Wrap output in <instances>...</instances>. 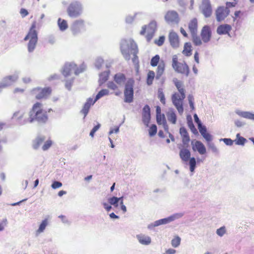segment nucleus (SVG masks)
Masks as SVG:
<instances>
[{
    "label": "nucleus",
    "mask_w": 254,
    "mask_h": 254,
    "mask_svg": "<svg viewBox=\"0 0 254 254\" xmlns=\"http://www.w3.org/2000/svg\"><path fill=\"white\" fill-rule=\"evenodd\" d=\"M136 238L138 242L142 245H148L151 243V240L150 237L143 234L136 235Z\"/></svg>",
    "instance_id": "28"
},
{
    "label": "nucleus",
    "mask_w": 254,
    "mask_h": 254,
    "mask_svg": "<svg viewBox=\"0 0 254 254\" xmlns=\"http://www.w3.org/2000/svg\"><path fill=\"white\" fill-rule=\"evenodd\" d=\"M190 141L189 135L182 137V142L185 147H188Z\"/></svg>",
    "instance_id": "60"
},
{
    "label": "nucleus",
    "mask_w": 254,
    "mask_h": 254,
    "mask_svg": "<svg viewBox=\"0 0 254 254\" xmlns=\"http://www.w3.org/2000/svg\"><path fill=\"white\" fill-rule=\"evenodd\" d=\"M165 38L164 36H161L159 37L158 40L155 41V43L158 46H161L164 43Z\"/></svg>",
    "instance_id": "59"
},
{
    "label": "nucleus",
    "mask_w": 254,
    "mask_h": 254,
    "mask_svg": "<svg viewBox=\"0 0 254 254\" xmlns=\"http://www.w3.org/2000/svg\"><path fill=\"white\" fill-rule=\"evenodd\" d=\"M235 113L240 117L254 121V114L252 112L236 110Z\"/></svg>",
    "instance_id": "25"
},
{
    "label": "nucleus",
    "mask_w": 254,
    "mask_h": 254,
    "mask_svg": "<svg viewBox=\"0 0 254 254\" xmlns=\"http://www.w3.org/2000/svg\"><path fill=\"white\" fill-rule=\"evenodd\" d=\"M47 120V113L42 109V104L38 102L35 103L29 113L28 122L32 123L36 121L38 123H45Z\"/></svg>",
    "instance_id": "2"
},
{
    "label": "nucleus",
    "mask_w": 254,
    "mask_h": 254,
    "mask_svg": "<svg viewBox=\"0 0 254 254\" xmlns=\"http://www.w3.org/2000/svg\"><path fill=\"white\" fill-rule=\"evenodd\" d=\"M185 98V94H179L178 92L174 93L171 97L172 103L180 115L184 112L183 101Z\"/></svg>",
    "instance_id": "9"
},
{
    "label": "nucleus",
    "mask_w": 254,
    "mask_h": 254,
    "mask_svg": "<svg viewBox=\"0 0 254 254\" xmlns=\"http://www.w3.org/2000/svg\"><path fill=\"white\" fill-rule=\"evenodd\" d=\"M179 155L183 161L187 162L190 158V152L187 147L183 148L180 149Z\"/></svg>",
    "instance_id": "24"
},
{
    "label": "nucleus",
    "mask_w": 254,
    "mask_h": 254,
    "mask_svg": "<svg viewBox=\"0 0 254 254\" xmlns=\"http://www.w3.org/2000/svg\"><path fill=\"white\" fill-rule=\"evenodd\" d=\"M219 140L220 141H223L226 145L228 146L232 145L234 142V140L228 138H221Z\"/></svg>",
    "instance_id": "54"
},
{
    "label": "nucleus",
    "mask_w": 254,
    "mask_h": 254,
    "mask_svg": "<svg viewBox=\"0 0 254 254\" xmlns=\"http://www.w3.org/2000/svg\"><path fill=\"white\" fill-rule=\"evenodd\" d=\"M184 215V212L175 213L167 218L161 219L154 221L153 223L149 224L147 226V228L149 229H152L154 227L159 226L161 225L168 224L176 219H180Z\"/></svg>",
    "instance_id": "7"
},
{
    "label": "nucleus",
    "mask_w": 254,
    "mask_h": 254,
    "mask_svg": "<svg viewBox=\"0 0 254 254\" xmlns=\"http://www.w3.org/2000/svg\"><path fill=\"white\" fill-rule=\"evenodd\" d=\"M165 69V64L162 62L159 64L157 67V74L156 75V79H159L163 74Z\"/></svg>",
    "instance_id": "35"
},
{
    "label": "nucleus",
    "mask_w": 254,
    "mask_h": 254,
    "mask_svg": "<svg viewBox=\"0 0 254 254\" xmlns=\"http://www.w3.org/2000/svg\"><path fill=\"white\" fill-rule=\"evenodd\" d=\"M45 137L44 136H38L33 142V148L37 149L45 140Z\"/></svg>",
    "instance_id": "30"
},
{
    "label": "nucleus",
    "mask_w": 254,
    "mask_h": 254,
    "mask_svg": "<svg viewBox=\"0 0 254 254\" xmlns=\"http://www.w3.org/2000/svg\"><path fill=\"white\" fill-rule=\"evenodd\" d=\"M234 141L235 142V143L237 145H244L247 140L244 137L241 136L239 133H237L236 135V139Z\"/></svg>",
    "instance_id": "39"
},
{
    "label": "nucleus",
    "mask_w": 254,
    "mask_h": 254,
    "mask_svg": "<svg viewBox=\"0 0 254 254\" xmlns=\"http://www.w3.org/2000/svg\"><path fill=\"white\" fill-rule=\"evenodd\" d=\"M156 121L159 125H162L164 129V130L167 132H169V127L167 124V121L166 120L165 116L164 114L162 115H158L156 116Z\"/></svg>",
    "instance_id": "27"
},
{
    "label": "nucleus",
    "mask_w": 254,
    "mask_h": 254,
    "mask_svg": "<svg viewBox=\"0 0 254 254\" xmlns=\"http://www.w3.org/2000/svg\"><path fill=\"white\" fill-rule=\"evenodd\" d=\"M62 186V183L59 181H54L52 184V188L56 189Z\"/></svg>",
    "instance_id": "63"
},
{
    "label": "nucleus",
    "mask_w": 254,
    "mask_h": 254,
    "mask_svg": "<svg viewBox=\"0 0 254 254\" xmlns=\"http://www.w3.org/2000/svg\"><path fill=\"white\" fill-rule=\"evenodd\" d=\"M232 27L230 25L224 24L219 25L217 28V33L219 35H224L229 34L231 30Z\"/></svg>",
    "instance_id": "23"
},
{
    "label": "nucleus",
    "mask_w": 254,
    "mask_h": 254,
    "mask_svg": "<svg viewBox=\"0 0 254 254\" xmlns=\"http://www.w3.org/2000/svg\"><path fill=\"white\" fill-rule=\"evenodd\" d=\"M230 10L224 6H219L216 10V18L217 21L223 20L229 14Z\"/></svg>",
    "instance_id": "14"
},
{
    "label": "nucleus",
    "mask_w": 254,
    "mask_h": 254,
    "mask_svg": "<svg viewBox=\"0 0 254 254\" xmlns=\"http://www.w3.org/2000/svg\"><path fill=\"white\" fill-rule=\"evenodd\" d=\"M34 91L38 92V93L36 95V98L38 99L46 97L50 94L51 91L50 88H45L43 89L38 88L34 89Z\"/></svg>",
    "instance_id": "21"
},
{
    "label": "nucleus",
    "mask_w": 254,
    "mask_h": 254,
    "mask_svg": "<svg viewBox=\"0 0 254 254\" xmlns=\"http://www.w3.org/2000/svg\"><path fill=\"white\" fill-rule=\"evenodd\" d=\"M155 77V73L153 71H149L147 74V84L150 85L152 84L153 80Z\"/></svg>",
    "instance_id": "46"
},
{
    "label": "nucleus",
    "mask_w": 254,
    "mask_h": 254,
    "mask_svg": "<svg viewBox=\"0 0 254 254\" xmlns=\"http://www.w3.org/2000/svg\"><path fill=\"white\" fill-rule=\"evenodd\" d=\"M188 125L189 128H190V130L193 133L195 134L197 133V131L196 128L195 127L191 118L190 119V120H188Z\"/></svg>",
    "instance_id": "50"
},
{
    "label": "nucleus",
    "mask_w": 254,
    "mask_h": 254,
    "mask_svg": "<svg viewBox=\"0 0 254 254\" xmlns=\"http://www.w3.org/2000/svg\"><path fill=\"white\" fill-rule=\"evenodd\" d=\"M157 126L155 125H152L149 128V133L150 136L155 135L157 132Z\"/></svg>",
    "instance_id": "53"
},
{
    "label": "nucleus",
    "mask_w": 254,
    "mask_h": 254,
    "mask_svg": "<svg viewBox=\"0 0 254 254\" xmlns=\"http://www.w3.org/2000/svg\"><path fill=\"white\" fill-rule=\"evenodd\" d=\"M160 57L159 55H156L153 57L151 60L150 64L152 66H156L159 63Z\"/></svg>",
    "instance_id": "51"
},
{
    "label": "nucleus",
    "mask_w": 254,
    "mask_h": 254,
    "mask_svg": "<svg viewBox=\"0 0 254 254\" xmlns=\"http://www.w3.org/2000/svg\"><path fill=\"white\" fill-rule=\"evenodd\" d=\"M180 133L182 137L189 135L187 129L184 127H181L180 128Z\"/></svg>",
    "instance_id": "62"
},
{
    "label": "nucleus",
    "mask_w": 254,
    "mask_h": 254,
    "mask_svg": "<svg viewBox=\"0 0 254 254\" xmlns=\"http://www.w3.org/2000/svg\"><path fill=\"white\" fill-rule=\"evenodd\" d=\"M114 80L119 86H123L126 83V77L124 74L119 72L114 75Z\"/></svg>",
    "instance_id": "22"
},
{
    "label": "nucleus",
    "mask_w": 254,
    "mask_h": 254,
    "mask_svg": "<svg viewBox=\"0 0 254 254\" xmlns=\"http://www.w3.org/2000/svg\"><path fill=\"white\" fill-rule=\"evenodd\" d=\"M191 38H192V41L195 46H200L202 42V39L200 38L199 36L197 35V33H194L191 34Z\"/></svg>",
    "instance_id": "34"
},
{
    "label": "nucleus",
    "mask_w": 254,
    "mask_h": 254,
    "mask_svg": "<svg viewBox=\"0 0 254 254\" xmlns=\"http://www.w3.org/2000/svg\"><path fill=\"white\" fill-rule=\"evenodd\" d=\"M19 71H15L13 74L6 76L3 78L0 82V93L4 88L12 85L19 78Z\"/></svg>",
    "instance_id": "10"
},
{
    "label": "nucleus",
    "mask_w": 254,
    "mask_h": 254,
    "mask_svg": "<svg viewBox=\"0 0 254 254\" xmlns=\"http://www.w3.org/2000/svg\"><path fill=\"white\" fill-rule=\"evenodd\" d=\"M181 238L179 236H176L171 241V245L174 248H177L180 245Z\"/></svg>",
    "instance_id": "48"
},
{
    "label": "nucleus",
    "mask_w": 254,
    "mask_h": 254,
    "mask_svg": "<svg viewBox=\"0 0 254 254\" xmlns=\"http://www.w3.org/2000/svg\"><path fill=\"white\" fill-rule=\"evenodd\" d=\"M211 35L210 27L208 25L204 26L200 32V36L202 41L205 43H208L211 39Z\"/></svg>",
    "instance_id": "16"
},
{
    "label": "nucleus",
    "mask_w": 254,
    "mask_h": 254,
    "mask_svg": "<svg viewBox=\"0 0 254 254\" xmlns=\"http://www.w3.org/2000/svg\"><path fill=\"white\" fill-rule=\"evenodd\" d=\"M85 66L81 64L79 67H77L76 65L73 63H67L65 64L62 70V73L65 77H68L74 72L76 75L83 72L85 70Z\"/></svg>",
    "instance_id": "4"
},
{
    "label": "nucleus",
    "mask_w": 254,
    "mask_h": 254,
    "mask_svg": "<svg viewBox=\"0 0 254 254\" xmlns=\"http://www.w3.org/2000/svg\"><path fill=\"white\" fill-rule=\"evenodd\" d=\"M58 24L61 31H64L67 29L68 25L65 20L59 18L58 20Z\"/></svg>",
    "instance_id": "32"
},
{
    "label": "nucleus",
    "mask_w": 254,
    "mask_h": 254,
    "mask_svg": "<svg viewBox=\"0 0 254 254\" xmlns=\"http://www.w3.org/2000/svg\"><path fill=\"white\" fill-rule=\"evenodd\" d=\"M191 45L190 43H186L184 45V50L183 51V54L187 56H190L191 53Z\"/></svg>",
    "instance_id": "37"
},
{
    "label": "nucleus",
    "mask_w": 254,
    "mask_h": 254,
    "mask_svg": "<svg viewBox=\"0 0 254 254\" xmlns=\"http://www.w3.org/2000/svg\"><path fill=\"white\" fill-rule=\"evenodd\" d=\"M109 94V91L108 89H102L100 90L98 94L96 95L95 97V101L98 100L99 99H100L101 97L108 95Z\"/></svg>",
    "instance_id": "42"
},
{
    "label": "nucleus",
    "mask_w": 254,
    "mask_h": 254,
    "mask_svg": "<svg viewBox=\"0 0 254 254\" xmlns=\"http://www.w3.org/2000/svg\"><path fill=\"white\" fill-rule=\"evenodd\" d=\"M168 120L173 124H175L177 121V116L173 109H170L166 114Z\"/></svg>",
    "instance_id": "29"
},
{
    "label": "nucleus",
    "mask_w": 254,
    "mask_h": 254,
    "mask_svg": "<svg viewBox=\"0 0 254 254\" xmlns=\"http://www.w3.org/2000/svg\"><path fill=\"white\" fill-rule=\"evenodd\" d=\"M147 29V35L146 36V40L148 42L150 41L153 37L157 29V22L155 20H151L148 25H143L142 27L140 34L141 35L145 34Z\"/></svg>",
    "instance_id": "8"
},
{
    "label": "nucleus",
    "mask_w": 254,
    "mask_h": 254,
    "mask_svg": "<svg viewBox=\"0 0 254 254\" xmlns=\"http://www.w3.org/2000/svg\"><path fill=\"white\" fill-rule=\"evenodd\" d=\"M19 115L16 119V121L20 125H24L27 124V123H29L28 121V118L22 120V119L24 117V112L20 111V113H19Z\"/></svg>",
    "instance_id": "40"
},
{
    "label": "nucleus",
    "mask_w": 254,
    "mask_h": 254,
    "mask_svg": "<svg viewBox=\"0 0 254 254\" xmlns=\"http://www.w3.org/2000/svg\"><path fill=\"white\" fill-rule=\"evenodd\" d=\"M151 118L150 108L149 106L146 105L142 109V120L146 127L148 126Z\"/></svg>",
    "instance_id": "17"
},
{
    "label": "nucleus",
    "mask_w": 254,
    "mask_h": 254,
    "mask_svg": "<svg viewBox=\"0 0 254 254\" xmlns=\"http://www.w3.org/2000/svg\"><path fill=\"white\" fill-rule=\"evenodd\" d=\"M8 221L6 218L3 219L1 222L0 223V231H2L4 229V227L7 226Z\"/></svg>",
    "instance_id": "61"
},
{
    "label": "nucleus",
    "mask_w": 254,
    "mask_h": 254,
    "mask_svg": "<svg viewBox=\"0 0 254 254\" xmlns=\"http://www.w3.org/2000/svg\"><path fill=\"white\" fill-rule=\"evenodd\" d=\"M90 108V107H89V105L84 104L83 108L81 111V112L84 114V118H85L88 114Z\"/></svg>",
    "instance_id": "56"
},
{
    "label": "nucleus",
    "mask_w": 254,
    "mask_h": 254,
    "mask_svg": "<svg viewBox=\"0 0 254 254\" xmlns=\"http://www.w3.org/2000/svg\"><path fill=\"white\" fill-rule=\"evenodd\" d=\"M100 126V124L98 123L96 126L94 127L92 129L90 132V136H91L92 137H93L95 133L99 129Z\"/></svg>",
    "instance_id": "58"
},
{
    "label": "nucleus",
    "mask_w": 254,
    "mask_h": 254,
    "mask_svg": "<svg viewBox=\"0 0 254 254\" xmlns=\"http://www.w3.org/2000/svg\"><path fill=\"white\" fill-rule=\"evenodd\" d=\"M190 170V172H193L196 167V160L194 157L189 159Z\"/></svg>",
    "instance_id": "47"
},
{
    "label": "nucleus",
    "mask_w": 254,
    "mask_h": 254,
    "mask_svg": "<svg viewBox=\"0 0 254 254\" xmlns=\"http://www.w3.org/2000/svg\"><path fill=\"white\" fill-rule=\"evenodd\" d=\"M172 66L176 72L184 74L187 77L190 74V68L188 64L185 62L183 63L179 62L178 57L176 55H174L172 57Z\"/></svg>",
    "instance_id": "5"
},
{
    "label": "nucleus",
    "mask_w": 254,
    "mask_h": 254,
    "mask_svg": "<svg viewBox=\"0 0 254 254\" xmlns=\"http://www.w3.org/2000/svg\"><path fill=\"white\" fill-rule=\"evenodd\" d=\"M176 87L179 91V94H185V90L182 87L183 83L181 81L177 80V79L174 80Z\"/></svg>",
    "instance_id": "38"
},
{
    "label": "nucleus",
    "mask_w": 254,
    "mask_h": 254,
    "mask_svg": "<svg viewBox=\"0 0 254 254\" xmlns=\"http://www.w3.org/2000/svg\"><path fill=\"white\" fill-rule=\"evenodd\" d=\"M207 142V146L208 148L211 150L213 153L218 154L219 153V150L217 147L215 146L213 142H212L211 141H206Z\"/></svg>",
    "instance_id": "44"
},
{
    "label": "nucleus",
    "mask_w": 254,
    "mask_h": 254,
    "mask_svg": "<svg viewBox=\"0 0 254 254\" xmlns=\"http://www.w3.org/2000/svg\"><path fill=\"white\" fill-rule=\"evenodd\" d=\"M193 142V140L191 141V144L192 145V149L194 151H197L201 155L204 154L206 153V148L201 141L196 140L194 142V143Z\"/></svg>",
    "instance_id": "18"
},
{
    "label": "nucleus",
    "mask_w": 254,
    "mask_h": 254,
    "mask_svg": "<svg viewBox=\"0 0 254 254\" xmlns=\"http://www.w3.org/2000/svg\"><path fill=\"white\" fill-rule=\"evenodd\" d=\"M200 9L205 17L210 16L212 14V8L209 0H202Z\"/></svg>",
    "instance_id": "15"
},
{
    "label": "nucleus",
    "mask_w": 254,
    "mask_h": 254,
    "mask_svg": "<svg viewBox=\"0 0 254 254\" xmlns=\"http://www.w3.org/2000/svg\"><path fill=\"white\" fill-rule=\"evenodd\" d=\"M169 40L171 46L177 48L179 46V38L177 33L171 31L169 34Z\"/></svg>",
    "instance_id": "19"
},
{
    "label": "nucleus",
    "mask_w": 254,
    "mask_h": 254,
    "mask_svg": "<svg viewBox=\"0 0 254 254\" xmlns=\"http://www.w3.org/2000/svg\"><path fill=\"white\" fill-rule=\"evenodd\" d=\"M121 51L126 60L129 61L130 59V54H132V61L133 63L135 65L138 64V59L137 56L138 53L137 46L132 39H129L122 40Z\"/></svg>",
    "instance_id": "1"
},
{
    "label": "nucleus",
    "mask_w": 254,
    "mask_h": 254,
    "mask_svg": "<svg viewBox=\"0 0 254 254\" xmlns=\"http://www.w3.org/2000/svg\"><path fill=\"white\" fill-rule=\"evenodd\" d=\"M47 225L48 220L47 219L43 220L40 225H39V228L37 230L36 232V235L37 236L43 232Z\"/></svg>",
    "instance_id": "33"
},
{
    "label": "nucleus",
    "mask_w": 254,
    "mask_h": 254,
    "mask_svg": "<svg viewBox=\"0 0 254 254\" xmlns=\"http://www.w3.org/2000/svg\"><path fill=\"white\" fill-rule=\"evenodd\" d=\"M104 60L101 57H97L95 59V66L97 69H100L103 64Z\"/></svg>",
    "instance_id": "49"
},
{
    "label": "nucleus",
    "mask_w": 254,
    "mask_h": 254,
    "mask_svg": "<svg viewBox=\"0 0 254 254\" xmlns=\"http://www.w3.org/2000/svg\"><path fill=\"white\" fill-rule=\"evenodd\" d=\"M66 11L69 17L73 18H77L82 13V4L78 1H73L69 4Z\"/></svg>",
    "instance_id": "6"
},
{
    "label": "nucleus",
    "mask_w": 254,
    "mask_h": 254,
    "mask_svg": "<svg viewBox=\"0 0 254 254\" xmlns=\"http://www.w3.org/2000/svg\"><path fill=\"white\" fill-rule=\"evenodd\" d=\"M158 98L163 105L166 104L165 95L162 88H159L158 90Z\"/></svg>",
    "instance_id": "45"
},
{
    "label": "nucleus",
    "mask_w": 254,
    "mask_h": 254,
    "mask_svg": "<svg viewBox=\"0 0 254 254\" xmlns=\"http://www.w3.org/2000/svg\"><path fill=\"white\" fill-rule=\"evenodd\" d=\"M217 235L220 237H222L226 233V229L225 226H222L217 229L216 232Z\"/></svg>",
    "instance_id": "52"
},
{
    "label": "nucleus",
    "mask_w": 254,
    "mask_h": 254,
    "mask_svg": "<svg viewBox=\"0 0 254 254\" xmlns=\"http://www.w3.org/2000/svg\"><path fill=\"white\" fill-rule=\"evenodd\" d=\"M102 205L104 208V209L107 211H109L111 210L112 209V205L110 204H108V203L107 202H103L102 203Z\"/></svg>",
    "instance_id": "64"
},
{
    "label": "nucleus",
    "mask_w": 254,
    "mask_h": 254,
    "mask_svg": "<svg viewBox=\"0 0 254 254\" xmlns=\"http://www.w3.org/2000/svg\"><path fill=\"white\" fill-rule=\"evenodd\" d=\"M197 127L201 135L206 141H212V136L207 132V129L205 126L202 125V124H199V125H197Z\"/></svg>",
    "instance_id": "20"
},
{
    "label": "nucleus",
    "mask_w": 254,
    "mask_h": 254,
    "mask_svg": "<svg viewBox=\"0 0 254 254\" xmlns=\"http://www.w3.org/2000/svg\"><path fill=\"white\" fill-rule=\"evenodd\" d=\"M70 30L74 35L85 31V24L84 20L79 19L73 22L70 26Z\"/></svg>",
    "instance_id": "13"
},
{
    "label": "nucleus",
    "mask_w": 254,
    "mask_h": 254,
    "mask_svg": "<svg viewBox=\"0 0 254 254\" xmlns=\"http://www.w3.org/2000/svg\"><path fill=\"white\" fill-rule=\"evenodd\" d=\"M133 84L134 81L132 79H129L125 84L124 91V101L130 103L132 102L133 98Z\"/></svg>",
    "instance_id": "11"
},
{
    "label": "nucleus",
    "mask_w": 254,
    "mask_h": 254,
    "mask_svg": "<svg viewBox=\"0 0 254 254\" xmlns=\"http://www.w3.org/2000/svg\"><path fill=\"white\" fill-rule=\"evenodd\" d=\"M120 199V198H118L116 196H112L108 198V202L115 207H118Z\"/></svg>",
    "instance_id": "36"
},
{
    "label": "nucleus",
    "mask_w": 254,
    "mask_h": 254,
    "mask_svg": "<svg viewBox=\"0 0 254 254\" xmlns=\"http://www.w3.org/2000/svg\"><path fill=\"white\" fill-rule=\"evenodd\" d=\"M107 87L113 90L118 89V87L113 81H109L107 83Z\"/></svg>",
    "instance_id": "57"
},
{
    "label": "nucleus",
    "mask_w": 254,
    "mask_h": 254,
    "mask_svg": "<svg viewBox=\"0 0 254 254\" xmlns=\"http://www.w3.org/2000/svg\"><path fill=\"white\" fill-rule=\"evenodd\" d=\"M109 74L110 70H109L100 74L99 79V83L100 86L104 83L108 79Z\"/></svg>",
    "instance_id": "31"
},
{
    "label": "nucleus",
    "mask_w": 254,
    "mask_h": 254,
    "mask_svg": "<svg viewBox=\"0 0 254 254\" xmlns=\"http://www.w3.org/2000/svg\"><path fill=\"white\" fill-rule=\"evenodd\" d=\"M36 23L34 22L28 32L27 35L24 38V41L29 40V42L27 44V49L29 53H32L36 48L37 42H38V34L35 30Z\"/></svg>",
    "instance_id": "3"
},
{
    "label": "nucleus",
    "mask_w": 254,
    "mask_h": 254,
    "mask_svg": "<svg viewBox=\"0 0 254 254\" xmlns=\"http://www.w3.org/2000/svg\"><path fill=\"white\" fill-rule=\"evenodd\" d=\"M197 20L196 18L191 19L188 24V27L190 34L197 33Z\"/></svg>",
    "instance_id": "26"
},
{
    "label": "nucleus",
    "mask_w": 254,
    "mask_h": 254,
    "mask_svg": "<svg viewBox=\"0 0 254 254\" xmlns=\"http://www.w3.org/2000/svg\"><path fill=\"white\" fill-rule=\"evenodd\" d=\"M142 15V12H138L134 13L133 16L128 15L126 17V21L127 23H131L137 16H141Z\"/></svg>",
    "instance_id": "41"
},
{
    "label": "nucleus",
    "mask_w": 254,
    "mask_h": 254,
    "mask_svg": "<svg viewBox=\"0 0 254 254\" xmlns=\"http://www.w3.org/2000/svg\"><path fill=\"white\" fill-rule=\"evenodd\" d=\"M52 144V142L51 140H47L42 147L43 150L46 151L48 150L51 146Z\"/></svg>",
    "instance_id": "55"
},
{
    "label": "nucleus",
    "mask_w": 254,
    "mask_h": 254,
    "mask_svg": "<svg viewBox=\"0 0 254 254\" xmlns=\"http://www.w3.org/2000/svg\"><path fill=\"white\" fill-rule=\"evenodd\" d=\"M66 78V79L65 80V87L68 90H70L71 89V87L72 86L73 82L74 80V77H71V78H68V77Z\"/></svg>",
    "instance_id": "43"
},
{
    "label": "nucleus",
    "mask_w": 254,
    "mask_h": 254,
    "mask_svg": "<svg viewBox=\"0 0 254 254\" xmlns=\"http://www.w3.org/2000/svg\"><path fill=\"white\" fill-rule=\"evenodd\" d=\"M165 22L169 25H178L181 19L178 13L174 10H170L166 12L164 15Z\"/></svg>",
    "instance_id": "12"
}]
</instances>
